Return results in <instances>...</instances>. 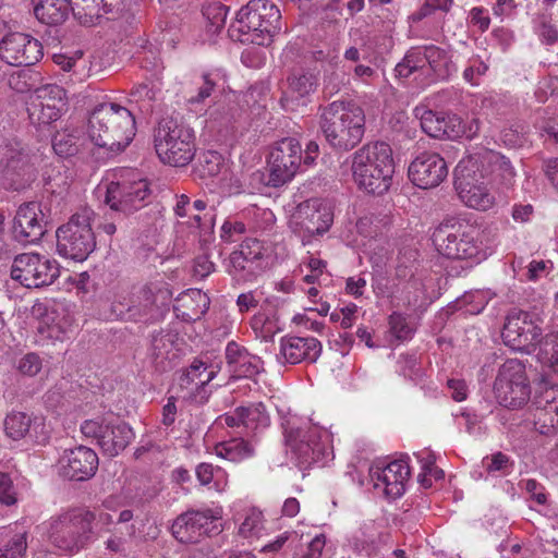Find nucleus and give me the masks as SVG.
<instances>
[{
    "instance_id": "obj_1",
    "label": "nucleus",
    "mask_w": 558,
    "mask_h": 558,
    "mask_svg": "<svg viewBox=\"0 0 558 558\" xmlns=\"http://www.w3.org/2000/svg\"><path fill=\"white\" fill-rule=\"evenodd\" d=\"M454 175L460 199L470 208L485 211L496 203L492 186L510 189L517 174L507 157L494 150H483L461 160Z\"/></svg>"
},
{
    "instance_id": "obj_2",
    "label": "nucleus",
    "mask_w": 558,
    "mask_h": 558,
    "mask_svg": "<svg viewBox=\"0 0 558 558\" xmlns=\"http://www.w3.org/2000/svg\"><path fill=\"white\" fill-rule=\"evenodd\" d=\"M135 131L131 110L116 102L98 105L87 124L90 144L102 149L107 158L123 151L133 141Z\"/></svg>"
},
{
    "instance_id": "obj_3",
    "label": "nucleus",
    "mask_w": 558,
    "mask_h": 558,
    "mask_svg": "<svg viewBox=\"0 0 558 558\" xmlns=\"http://www.w3.org/2000/svg\"><path fill=\"white\" fill-rule=\"evenodd\" d=\"M281 29V13L272 0H250L236 13L231 38L242 44L268 46Z\"/></svg>"
},
{
    "instance_id": "obj_4",
    "label": "nucleus",
    "mask_w": 558,
    "mask_h": 558,
    "mask_svg": "<svg viewBox=\"0 0 558 558\" xmlns=\"http://www.w3.org/2000/svg\"><path fill=\"white\" fill-rule=\"evenodd\" d=\"M319 111L320 130L333 149L348 151L362 141L365 114L361 107L345 101H332L320 107Z\"/></svg>"
},
{
    "instance_id": "obj_5",
    "label": "nucleus",
    "mask_w": 558,
    "mask_h": 558,
    "mask_svg": "<svg viewBox=\"0 0 558 558\" xmlns=\"http://www.w3.org/2000/svg\"><path fill=\"white\" fill-rule=\"evenodd\" d=\"M352 174L361 190L381 195L391 185L395 162L391 147L384 142L368 143L352 156Z\"/></svg>"
},
{
    "instance_id": "obj_6",
    "label": "nucleus",
    "mask_w": 558,
    "mask_h": 558,
    "mask_svg": "<svg viewBox=\"0 0 558 558\" xmlns=\"http://www.w3.org/2000/svg\"><path fill=\"white\" fill-rule=\"evenodd\" d=\"M477 226L461 219H448L435 228L432 241L439 254L450 259L478 264L487 256Z\"/></svg>"
},
{
    "instance_id": "obj_7",
    "label": "nucleus",
    "mask_w": 558,
    "mask_h": 558,
    "mask_svg": "<svg viewBox=\"0 0 558 558\" xmlns=\"http://www.w3.org/2000/svg\"><path fill=\"white\" fill-rule=\"evenodd\" d=\"M95 520V513L85 507L68 509L50 519L49 543L62 553L77 554L93 542Z\"/></svg>"
},
{
    "instance_id": "obj_8",
    "label": "nucleus",
    "mask_w": 558,
    "mask_h": 558,
    "mask_svg": "<svg viewBox=\"0 0 558 558\" xmlns=\"http://www.w3.org/2000/svg\"><path fill=\"white\" fill-rule=\"evenodd\" d=\"M154 147L163 165L185 167L196 154L195 132L183 121L163 118L154 130Z\"/></svg>"
},
{
    "instance_id": "obj_9",
    "label": "nucleus",
    "mask_w": 558,
    "mask_h": 558,
    "mask_svg": "<svg viewBox=\"0 0 558 558\" xmlns=\"http://www.w3.org/2000/svg\"><path fill=\"white\" fill-rule=\"evenodd\" d=\"M393 72L399 80L421 73L430 77V81H445L457 72V68L445 49L435 45H422L411 47L396 64Z\"/></svg>"
},
{
    "instance_id": "obj_10",
    "label": "nucleus",
    "mask_w": 558,
    "mask_h": 558,
    "mask_svg": "<svg viewBox=\"0 0 558 558\" xmlns=\"http://www.w3.org/2000/svg\"><path fill=\"white\" fill-rule=\"evenodd\" d=\"M94 213L83 209L57 229V251L59 255L74 262L85 260L96 247V234L93 230Z\"/></svg>"
},
{
    "instance_id": "obj_11",
    "label": "nucleus",
    "mask_w": 558,
    "mask_h": 558,
    "mask_svg": "<svg viewBox=\"0 0 558 558\" xmlns=\"http://www.w3.org/2000/svg\"><path fill=\"white\" fill-rule=\"evenodd\" d=\"M286 444L301 469L324 464L329 454V436L317 426L299 427L287 421L283 424Z\"/></svg>"
},
{
    "instance_id": "obj_12",
    "label": "nucleus",
    "mask_w": 558,
    "mask_h": 558,
    "mask_svg": "<svg viewBox=\"0 0 558 558\" xmlns=\"http://www.w3.org/2000/svg\"><path fill=\"white\" fill-rule=\"evenodd\" d=\"M494 392L497 402L507 409L517 410L527 403L531 387L523 362L509 359L501 365L494 383Z\"/></svg>"
},
{
    "instance_id": "obj_13",
    "label": "nucleus",
    "mask_w": 558,
    "mask_h": 558,
    "mask_svg": "<svg viewBox=\"0 0 558 558\" xmlns=\"http://www.w3.org/2000/svg\"><path fill=\"white\" fill-rule=\"evenodd\" d=\"M133 170L119 172V179L106 189L105 203L114 211L130 215L146 205L150 190L146 180L137 179Z\"/></svg>"
},
{
    "instance_id": "obj_14",
    "label": "nucleus",
    "mask_w": 558,
    "mask_h": 558,
    "mask_svg": "<svg viewBox=\"0 0 558 558\" xmlns=\"http://www.w3.org/2000/svg\"><path fill=\"white\" fill-rule=\"evenodd\" d=\"M220 518V511L211 508L187 509L173 520L170 531L182 544H198L220 533L217 525Z\"/></svg>"
},
{
    "instance_id": "obj_15",
    "label": "nucleus",
    "mask_w": 558,
    "mask_h": 558,
    "mask_svg": "<svg viewBox=\"0 0 558 558\" xmlns=\"http://www.w3.org/2000/svg\"><path fill=\"white\" fill-rule=\"evenodd\" d=\"M0 166L12 190H23L36 178L28 149L16 138H8L0 145Z\"/></svg>"
},
{
    "instance_id": "obj_16",
    "label": "nucleus",
    "mask_w": 558,
    "mask_h": 558,
    "mask_svg": "<svg viewBox=\"0 0 558 558\" xmlns=\"http://www.w3.org/2000/svg\"><path fill=\"white\" fill-rule=\"evenodd\" d=\"M302 160L299 141L286 137L278 141L271 148L267 159L268 178L266 184L279 187L291 181Z\"/></svg>"
},
{
    "instance_id": "obj_17",
    "label": "nucleus",
    "mask_w": 558,
    "mask_h": 558,
    "mask_svg": "<svg viewBox=\"0 0 558 558\" xmlns=\"http://www.w3.org/2000/svg\"><path fill=\"white\" fill-rule=\"evenodd\" d=\"M58 277L57 262L35 253L15 256L11 266V278L29 289L49 286Z\"/></svg>"
},
{
    "instance_id": "obj_18",
    "label": "nucleus",
    "mask_w": 558,
    "mask_h": 558,
    "mask_svg": "<svg viewBox=\"0 0 558 558\" xmlns=\"http://www.w3.org/2000/svg\"><path fill=\"white\" fill-rule=\"evenodd\" d=\"M332 222L333 213L330 206L319 198H311L299 204L292 218L293 230L300 234L303 244L323 236Z\"/></svg>"
},
{
    "instance_id": "obj_19",
    "label": "nucleus",
    "mask_w": 558,
    "mask_h": 558,
    "mask_svg": "<svg viewBox=\"0 0 558 558\" xmlns=\"http://www.w3.org/2000/svg\"><path fill=\"white\" fill-rule=\"evenodd\" d=\"M501 337L513 351L526 353L543 341L542 329L534 323L533 316L524 311H513L508 315Z\"/></svg>"
},
{
    "instance_id": "obj_20",
    "label": "nucleus",
    "mask_w": 558,
    "mask_h": 558,
    "mask_svg": "<svg viewBox=\"0 0 558 558\" xmlns=\"http://www.w3.org/2000/svg\"><path fill=\"white\" fill-rule=\"evenodd\" d=\"M112 312L121 319L149 324L160 317V307L156 303V295L151 288L144 286L112 303Z\"/></svg>"
},
{
    "instance_id": "obj_21",
    "label": "nucleus",
    "mask_w": 558,
    "mask_h": 558,
    "mask_svg": "<svg viewBox=\"0 0 558 558\" xmlns=\"http://www.w3.org/2000/svg\"><path fill=\"white\" fill-rule=\"evenodd\" d=\"M43 57L41 44L24 33H11L0 41V58L15 66H29Z\"/></svg>"
},
{
    "instance_id": "obj_22",
    "label": "nucleus",
    "mask_w": 558,
    "mask_h": 558,
    "mask_svg": "<svg viewBox=\"0 0 558 558\" xmlns=\"http://www.w3.org/2000/svg\"><path fill=\"white\" fill-rule=\"evenodd\" d=\"M47 219L40 204L29 202L21 205L13 220V235L23 243H36L47 232Z\"/></svg>"
},
{
    "instance_id": "obj_23",
    "label": "nucleus",
    "mask_w": 558,
    "mask_h": 558,
    "mask_svg": "<svg viewBox=\"0 0 558 558\" xmlns=\"http://www.w3.org/2000/svg\"><path fill=\"white\" fill-rule=\"evenodd\" d=\"M369 476L375 488H383L384 494L392 499L401 497L410 477V466L399 459L387 464L377 463L369 469Z\"/></svg>"
},
{
    "instance_id": "obj_24",
    "label": "nucleus",
    "mask_w": 558,
    "mask_h": 558,
    "mask_svg": "<svg viewBox=\"0 0 558 558\" xmlns=\"http://www.w3.org/2000/svg\"><path fill=\"white\" fill-rule=\"evenodd\" d=\"M97 453L85 446L65 450L59 459V474L70 481H86L98 469Z\"/></svg>"
},
{
    "instance_id": "obj_25",
    "label": "nucleus",
    "mask_w": 558,
    "mask_h": 558,
    "mask_svg": "<svg viewBox=\"0 0 558 558\" xmlns=\"http://www.w3.org/2000/svg\"><path fill=\"white\" fill-rule=\"evenodd\" d=\"M447 175V163L437 153H422L409 166V178L421 189L436 187Z\"/></svg>"
},
{
    "instance_id": "obj_26",
    "label": "nucleus",
    "mask_w": 558,
    "mask_h": 558,
    "mask_svg": "<svg viewBox=\"0 0 558 558\" xmlns=\"http://www.w3.org/2000/svg\"><path fill=\"white\" fill-rule=\"evenodd\" d=\"M215 376L216 372L214 369L208 371L203 361L195 359L179 377L178 385L181 391L184 392L182 398L196 404L205 403L209 398L206 386Z\"/></svg>"
},
{
    "instance_id": "obj_27",
    "label": "nucleus",
    "mask_w": 558,
    "mask_h": 558,
    "mask_svg": "<svg viewBox=\"0 0 558 558\" xmlns=\"http://www.w3.org/2000/svg\"><path fill=\"white\" fill-rule=\"evenodd\" d=\"M318 73L312 70L299 69L292 71L287 77V87L280 98L286 110H294L298 106H305L308 97L318 86Z\"/></svg>"
},
{
    "instance_id": "obj_28",
    "label": "nucleus",
    "mask_w": 558,
    "mask_h": 558,
    "mask_svg": "<svg viewBox=\"0 0 558 558\" xmlns=\"http://www.w3.org/2000/svg\"><path fill=\"white\" fill-rule=\"evenodd\" d=\"M322 353V343L313 337H282L279 353L280 364H298L302 361L316 362Z\"/></svg>"
},
{
    "instance_id": "obj_29",
    "label": "nucleus",
    "mask_w": 558,
    "mask_h": 558,
    "mask_svg": "<svg viewBox=\"0 0 558 558\" xmlns=\"http://www.w3.org/2000/svg\"><path fill=\"white\" fill-rule=\"evenodd\" d=\"M225 356L229 372L236 378H252L263 369L262 360L234 341L227 344Z\"/></svg>"
},
{
    "instance_id": "obj_30",
    "label": "nucleus",
    "mask_w": 558,
    "mask_h": 558,
    "mask_svg": "<svg viewBox=\"0 0 558 558\" xmlns=\"http://www.w3.org/2000/svg\"><path fill=\"white\" fill-rule=\"evenodd\" d=\"M175 335L169 330H155L149 335L147 359L159 371L170 367V362L177 357L174 352Z\"/></svg>"
},
{
    "instance_id": "obj_31",
    "label": "nucleus",
    "mask_w": 558,
    "mask_h": 558,
    "mask_svg": "<svg viewBox=\"0 0 558 558\" xmlns=\"http://www.w3.org/2000/svg\"><path fill=\"white\" fill-rule=\"evenodd\" d=\"M88 133L78 128H66L54 134L52 148L61 158H69L77 155L89 144Z\"/></svg>"
},
{
    "instance_id": "obj_32",
    "label": "nucleus",
    "mask_w": 558,
    "mask_h": 558,
    "mask_svg": "<svg viewBox=\"0 0 558 558\" xmlns=\"http://www.w3.org/2000/svg\"><path fill=\"white\" fill-rule=\"evenodd\" d=\"M35 17L49 26L61 25L69 16V0H31Z\"/></svg>"
},
{
    "instance_id": "obj_33",
    "label": "nucleus",
    "mask_w": 558,
    "mask_h": 558,
    "mask_svg": "<svg viewBox=\"0 0 558 558\" xmlns=\"http://www.w3.org/2000/svg\"><path fill=\"white\" fill-rule=\"evenodd\" d=\"M73 323V317L64 308H52L46 312L37 329L49 339L63 340Z\"/></svg>"
},
{
    "instance_id": "obj_34",
    "label": "nucleus",
    "mask_w": 558,
    "mask_h": 558,
    "mask_svg": "<svg viewBox=\"0 0 558 558\" xmlns=\"http://www.w3.org/2000/svg\"><path fill=\"white\" fill-rule=\"evenodd\" d=\"M108 432L102 440L101 450L109 457L118 456L134 438L133 429L123 422H111Z\"/></svg>"
},
{
    "instance_id": "obj_35",
    "label": "nucleus",
    "mask_w": 558,
    "mask_h": 558,
    "mask_svg": "<svg viewBox=\"0 0 558 558\" xmlns=\"http://www.w3.org/2000/svg\"><path fill=\"white\" fill-rule=\"evenodd\" d=\"M480 130L477 120L466 125L462 119L454 113L442 112L441 130L438 138L457 140L460 137L473 138Z\"/></svg>"
},
{
    "instance_id": "obj_36",
    "label": "nucleus",
    "mask_w": 558,
    "mask_h": 558,
    "mask_svg": "<svg viewBox=\"0 0 558 558\" xmlns=\"http://www.w3.org/2000/svg\"><path fill=\"white\" fill-rule=\"evenodd\" d=\"M242 411L245 435H256L270 425V417L263 402H251L242 405Z\"/></svg>"
},
{
    "instance_id": "obj_37",
    "label": "nucleus",
    "mask_w": 558,
    "mask_h": 558,
    "mask_svg": "<svg viewBox=\"0 0 558 558\" xmlns=\"http://www.w3.org/2000/svg\"><path fill=\"white\" fill-rule=\"evenodd\" d=\"M4 545L0 548V558H24L27 549V533L25 531L13 533L10 529L0 532Z\"/></svg>"
},
{
    "instance_id": "obj_38",
    "label": "nucleus",
    "mask_w": 558,
    "mask_h": 558,
    "mask_svg": "<svg viewBox=\"0 0 558 558\" xmlns=\"http://www.w3.org/2000/svg\"><path fill=\"white\" fill-rule=\"evenodd\" d=\"M60 109L54 105H45L38 99H29L27 104V113L31 122L35 125H48L57 121L61 116Z\"/></svg>"
},
{
    "instance_id": "obj_39",
    "label": "nucleus",
    "mask_w": 558,
    "mask_h": 558,
    "mask_svg": "<svg viewBox=\"0 0 558 558\" xmlns=\"http://www.w3.org/2000/svg\"><path fill=\"white\" fill-rule=\"evenodd\" d=\"M254 447L243 438H234L222 442L218 448V456L230 461H242L254 454Z\"/></svg>"
},
{
    "instance_id": "obj_40",
    "label": "nucleus",
    "mask_w": 558,
    "mask_h": 558,
    "mask_svg": "<svg viewBox=\"0 0 558 558\" xmlns=\"http://www.w3.org/2000/svg\"><path fill=\"white\" fill-rule=\"evenodd\" d=\"M179 302H182V306H189V302L194 303L195 306L192 308V313H182L184 320H196L199 319L209 308V298L206 293L198 289H192L183 293L179 298Z\"/></svg>"
},
{
    "instance_id": "obj_41",
    "label": "nucleus",
    "mask_w": 558,
    "mask_h": 558,
    "mask_svg": "<svg viewBox=\"0 0 558 558\" xmlns=\"http://www.w3.org/2000/svg\"><path fill=\"white\" fill-rule=\"evenodd\" d=\"M36 424V420L24 412H12L4 420L5 434L13 440L24 438L29 432L32 424Z\"/></svg>"
},
{
    "instance_id": "obj_42",
    "label": "nucleus",
    "mask_w": 558,
    "mask_h": 558,
    "mask_svg": "<svg viewBox=\"0 0 558 558\" xmlns=\"http://www.w3.org/2000/svg\"><path fill=\"white\" fill-rule=\"evenodd\" d=\"M39 82V74L29 69L13 72L8 78V85L16 93L34 92Z\"/></svg>"
},
{
    "instance_id": "obj_43",
    "label": "nucleus",
    "mask_w": 558,
    "mask_h": 558,
    "mask_svg": "<svg viewBox=\"0 0 558 558\" xmlns=\"http://www.w3.org/2000/svg\"><path fill=\"white\" fill-rule=\"evenodd\" d=\"M65 97L66 93L63 87L57 84H47L35 88V93L29 99H38L45 105H54V107L62 110L65 105Z\"/></svg>"
},
{
    "instance_id": "obj_44",
    "label": "nucleus",
    "mask_w": 558,
    "mask_h": 558,
    "mask_svg": "<svg viewBox=\"0 0 558 558\" xmlns=\"http://www.w3.org/2000/svg\"><path fill=\"white\" fill-rule=\"evenodd\" d=\"M223 166L222 156L214 150H207L201 154L196 172L202 179L217 177Z\"/></svg>"
},
{
    "instance_id": "obj_45",
    "label": "nucleus",
    "mask_w": 558,
    "mask_h": 558,
    "mask_svg": "<svg viewBox=\"0 0 558 558\" xmlns=\"http://www.w3.org/2000/svg\"><path fill=\"white\" fill-rule=\"evenodd\" d=\"M111 421L106 417L97 416L95 418L85 420L81 424V433L85 438H90L101 448L102 440L107 435Z\"/></svg>"
},
{
    "instance_id": "obj_46",
    "label": "nucleus",
    "mask_w": 558,
    "mask_h": 558,
    "mask_svg": "<svg viewBox=\"0 0 558 558\" xmlns=\"http://www.w3.org/2000/svg\"><path fill=\"white\" fill-rule=\"evenodd\" d=\"M186 218L187 220L183 223L187 228L198 230L201 235L211 234L216 223V210L210 207L203 214L192 211Z\"/></svg>"
},
{
    "instance_id": "obj_47",
    "label": "nucleus",
    "mask_w": 558,
    "mask_h": 558,
    "mask_svg": "<svg viewBox=\"0 0 558 558\" xmlns=\"http://www.w3.org/2000/svg\"><path fill=\"white\" fill-rule=\"evenodd\" d=\"M537 357L558 374V333L547 335L543 339Z\"/></svg>"
},
{
    "instance_id": "obj_48",
    "label": "nucleus",
    "mask_w": 558,
    "mask_h": 558,
    "mask_svg": "<svg viewBox=\"0 0 558 558\" xmlns=\"http://www.w3.org/2000/svg\"><path fill=\"white\" fill-rule=\"evenodd\" d=\"M156 99V89L146 83L135 86L130 93V101L137 104L140 110L144 113L153 111Z\"/></svg>"
},
{
    "instance_id": "obj_49",
    "label": "nucleus",
    "mask_w": 558,
    "mask_h": 558,
    "mask_svg": "<svg viewBox=\"0 0 558 558\" xmlns=\"http://www.w3.org/2000/svg\"><path fill=\"white\" fill-rule=\"evenodd\" d=\"M415 117L420 119L422 130L430 137L438 138L441 130L442 112L428 110L425 108H415Z\"/></svg>"
},
{
    "instance_id": "obj_50",
    "label": "nucleus",
    "mask_w": 558,
    "mask_h": 558,
    "mask_svg": "<svg viewBox=\"0 0 558 558\" xmlns=\"http://www.w3.org/2000/svg\"><path fill=\"white\" fill-rule=\"evenodd\" d=\"M269 266V262H257L241 264L240 266H230L229 272L236 278L245 282H252L256 280Z\"/></svg>"
},
{
    "instance_id": "obj_51",
    "label": "nucleus",
    "mask_w": 558,
    "mask_h": 558,
    "mask_svg": "<svg viewBox=\"0 0 558 558\" xmlns=\"http://www.w3.org/2000/svg\"><path fill=\"white\" fill-rule=\"evenodd\" d=\"M548 401L550 399L546 400L544 408L539 409L535 415V429L542 435H553L558 430V415L547 412Z\"/></svg>"
},
{
    "instance_id": "obj_52",
    "label": "nucleus",
    "mask_w": 558,
    "mask_h": 558,
    "mask_svg": "<svg viewBox=\"0 0 558 558\" xmlns=\"http://www.w3.org/2000/svg\"><path fill=\"white\" fill-rule=\"evenodd\" d=\"M89 0H69L71 11L76 20L83 25H94L95 20L99 17L98 11L95 12V7L87 4L82 7L83 3H88ZM92 3L95 0H90Z\"/></svg>"
},
{
    "instance_id": "obj_53",
    "label": "nucleus",
    "mask_w": 558,
    "mask_h": 558,
    "mask_svg": "<svg viewBox=\"0 0 558 558\" xmlns=\"http://www.w3.org/2000/svg\"><path fill=\"white\" fill-rule=\"evenodd\" d=\"M229 9L218 1H213L203 8V15L208 20L210 26L218 31L223 27Z\"/></svg>"
},
{
    "instance_id": "obj_54",
    "label": "nucleus",
    "mask_w": 558,
    "mask_h": 558,
    "mask_svg": "<svg viewBox=\"0 0 558 558\" xmlns=\"http://www.w3.org/2000/svg\"><path fill=\"white\" fill-rule=\"evenodd\" d=\"M217 86V81L214 78L211 73H204L201 76V83L197 86L196 94L187 99V102L193 105H199L205 102L207 98L211 96Z\"/></svg>"
},
{
    "instance_id": "obj_55",
    "label": "nucleus",
    "mask_w": 558,
    "mask_h": 558,
    "mask_svg": "<svg viewBox=\"0 0 558 558\" xmlns=\"http://www.w3.org/2000/svg\"><path fill=\"white\" fill-rule=\"evenodd\" d=\"M263 527V513L258 510L252 509L247 512L244 521L239 527V534L242 537L255 536Z\"/></svg>"
},
{
    "instance_id": "obj_56",
    "label": "nucleus",
    "mask_w": 558,
    "mask_h": 558,
    "mask_svg": "<svg viewBox=\"0 0 558 558\" xmlns=\"http://www.w3.org/2000/svg\"><path fill=\"white\" fill-rule=\"evenodd\" d=\"M389 326L391 333L399 340H408L413 336L414 329L400 313L395 312L389 316Z\"/></svg>"
},
{
    "instance_id": "obj_57",
    "label": "nucleus",
    "mask_w": 558,
    "mask_h": 558,
    "mask_svg": "<svg viewBox=\"0 0 558 558\" xmlns=\"http://www.w3.org/2000/svg\"><path fill=\"white\" fill-rule=\"evenodd\" d=\"M239 251H241V254L243 256L246 255V257L253 258V259H259V262H269V257L266 254V248L264 247L263 243L257 239L247 238L245 239L241 245Z\"/></svg>"
},
{
    "instance_id": "obj_58",
    "label": "nucleus",
    "mask_w": 558,
    "mask_h": 558,
    "mask_svg": "<svg viewBox=\"0 0 558 558\" xmlns=\"http://www.w3.org/2000/svg\"><path fill=\"white\" fill-rule=\"evenodd\" d=\"M511 465L509 457L500 451L483 459V466L489 473L507 472Z\"/></svg>"
},
{
    "instance_id": "obj_59",
    "label": "nucleus",
    "mask_w": 558,
    "mask_h": 558,
    "mask_svg": "<svg viewBox=\"0 0 558 558\" xmlns=\"http://www.w3.org/2000/svg\"><path fill=\"white\" fill-rule=\"evenodd\" d=\"M43 367V361L36 353L25 354L17 364V369L26 376L37 375Z\"/></svg>"
},
{
    "instance_id": "obj_60",
    "label": "nucleus",
    "mask_w": 558,
    "mask_h": 558,
    "mask_svg": "<svg viewBox=\"0 0 558 558\" xmlns=\"http://www.w3.org/2000/svg\"><path fill=\"white\" fill-rule=\"evenodd\" d=\"M488 70L481 59L473 58L469 61V65L463 71V78L472 85H478V78Z\"/></svg>"
},
{
    "instance_id": "obj_61",
    "label": "nucleus",
    "mask_w": 558,
    "mask_h": 558,
    "mask_svg": "<svg viewBox=\"0 0 558 558\" xmlns=\"http://www.w3.org/2000/svg\"><path fill=\"white\" fill-rule=\"evenodd\" d=\"M233 109L234 108L229 104L211 109L209 111L210 121L219 125H225L226 129H228L234 121Z\"/></svg>"
},
{
    "instance_id": "obj_62",
    "label": "nucleus",
    "mask_w": 558,
    "mask_h": 558,
    "mask_svg": "<svg viewBox=\"0 0 558 558\" xmlns=\"http://www.w3.org/2000/svg\"><path fill=\"white\" fill-rule=\"evenodd\" d=\"M399 372L404 377L414 380L418 376L417 357L415 354H400L398 359Z\"/></svg>"
},
{
    "instance_id": "obj_63",
    "label": "nucleus",
    "mask_w": 558,
    "mask_h": 558,
    "mask_svg": "<svg viewBox=\"0 0 558 558\" xmlns=\"http://www.w3.org/2000/svg\"><path fill=\"white\" fill-rule=\"evenodd\" d=\"M16 502V492L11 477L7 473H0V504L11 506Z\"/></svg>"
},
{
    "instance_id": "obj_64",
    "label": "nucleus",
    "mask_w": 558,
    "mask_h": 558,
    "mask_svg": "<svg viewBox=\"0 0 558 558\" xmlns=\"http://www.w3.org/2000/svg\"><path fill=\"white\" fill-rule=\"evenodd\" d=\"M500 140L506 146L515 148L524 144L525 136L518 128L510 125L501 130Z\"/></svg>"
}]
</instances>
